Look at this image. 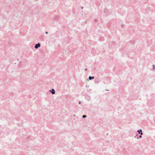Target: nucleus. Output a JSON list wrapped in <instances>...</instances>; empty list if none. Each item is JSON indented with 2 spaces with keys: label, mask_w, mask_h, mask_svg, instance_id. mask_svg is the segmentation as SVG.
I'll return each instance as SVG.
<instances>
[{
  "label": "nucleus",
  "mask_w": 155,
  "mask_h": 155,
  "mask_svg": "<svg viewBox=\"0 0 155 155\" xmlns=\"http://www.w3.org/2000/svg\"><path fill=\"white\" fill-rule=\"evenodd\" d=\"M41 46V44L40 43H38L37 44L35 45V49H38Z\"/></svg>",
  "instance_id": "f257e3e1"
},
{
  "label": "nucleus",
  "mask_w": 155,
  "mask_h": 155,
  "mask_svg": "<svg viewBox=\"0 0 155 155\" xmlns=\"http://www.w3.org/2000/svg\"><path fill=\"white\" fill-rule=\"evenodd\" d=\"M85 98L87 100L89 101L90 100L91 97L89 96L88 95L86 94L85 95Z\"/></svg>",
  "instance_id": "f03ea898"
},
{
  "label": "nucleus",
  "mask_w": 155,
  "mask_h": 155,
  "mask_svg": "<svg viewBox=\"0 0 155 155\" xmlns=\"http://www.w3.org/2000/svg\"><path fill=\"white\" fill-rule=\"evenodd\" d=\"M50 91L51 93L52 94H55V91L53 89H52L51 90H50Z\"/></svg>",
  "instance_id": "7ed1b4c3"
},
{
  "label": "nucleus",
  "mask_w": 155,
  "mask_h": 155,
  "mask_svg": "<svg viewBox=\"0 0 155 155\" xmlns=\"http://www.w3.org/2000/svg\"><path fill=\"white\" fill-rule=\"evenodd\" d=\"M100 81V80L99 79L97 78L95 79L94 82L96 84H98L99 83Z\"/></svg>",
  "instance_id": "20e7f679"
},
{
  "label": "nucleus",
  "mask_w": 155,
  "mask_h": 155,
  "mask_svg": "<svg viewBox=\"0 0 155 155\" xmlns=\"http://www.w3.org/2000/svg\"><path fill=\"white\" fill-rule=\"evenodd\" d=\"M137 132L139 134H140L141 135H142L143 134V133L142 130L141 129H140L139 130H137Z\"/></svg>",
  "instance_id": "39448f33"
},
{
  "label": "nucleus",
  "mask_w": 155,
  "mask_h": 155,
  "mask_svg": "<svg viewBox=\"0 0 155 155\" xmlns=\"http://www.w3.org/2000/svg\"><path fill=\"white\" fill-rule=\"evenodd\" d=\"M107 12H108V10L107 9H105L104 10V13L106 16L107 15Z\"/></svg>",
  "instance_id": "423d86ee"
},
{
  "label": "nucleus",
  "mask_w": 155,
  "mask_h": 155,
  "mask_svg": "<svg viewBox=\"0 0 155 155\" xmlns=\"http://www.w3.org/2000/svg\"><path fill=\"white\" fill-rule=\"evenodd\" d=\"M59 19V18L57 16H55L54 18V20L56 21H58Z\"/></svg>",
  "instance_id": "0eeeda50"
},
{
  "label": "nucleus",
  "mask_w": 155,
  "mask_h": 155,
  "mask_svg": "<svg viewBox=\"0 0 155 155\" xmlns=\"http://www.w3.org/2000/svg\"><path fill=\"white\" fill-rule=\"evenodd\" d=\"M94 76H89V80H91L92 79H94Z\"/></svg>",
  "instance_id": "6e6552de"
},
{
  "label": "nucleus",
  "mask_w": 155,
  "mask_h": 155,
  "mask_svg": "<svg viewBox=\"0 0 155 155\" xmlns=\"http://www.w3.org/2000/svg\"><path fill=\"white\" fill-rule=\"evenodd\" d=\"M135 42V41H134V40H132L130 41V43L131 44H134V43Z\"/></svg>",
  "instance_id": "1a4fd4ad"
},
{
  "label": "nucleus",
  "mask_w": 155,
  "mask_h": 155,
  "mask_svg": "<svg viewBox=\"0 0 155 155\" xmlns=\"http://www.w3.org/2000/svg\"><path fill=\"white\" fill-rule=\"evenodd\" d=\"M87 117V116L86 115H83L82 116V117L83 118H85Z\"/></svg>",
  "instance_id": "9d476101"
},
{
  "label": "nucleus",
  "mask_w": 155,
  "mask_h": 155,
  "mask_svg": "<svg viewBox=\"0 0 155 155\" xmlns=\"http://www.w3.org/2000/svg\"><path fill=\"white\" fill-rule=\"evenodd\" d=\"M100 39H101L100 40L101 41H103L104 40V38L103 37H102L101 38H100Z\"/></svg>",
  "instance_id": "9b49d317"
},
{
  "label": "nucleus",
  "mask_w": 155,
  "mask_h": 155,
  "mask_svg": "<svg viewBox=\"0 0 155 155\" xmlns=\"http://www.w3.org/2000/svg\"><path fill=\"white\" fill-rule=\"evenodd\" d=\"M153 69L154 70L155 69V65H153Z\"/></svg>",
  "instance_id": "f8f14e48"
},
{
  "label": "nucleus",
  "mask_w": 155,
  "mask_h": 155,
  "mask_svg": "<svg viewBox=\"0 0 155 155\" xmlns=\"http://www.w3.org/2000/svg\"><path fill=\"white\" fill-rule=\"evenodd\" d=\"M94 21L95 22H97V19H95L94 20Z\"/></svg>",
  "instance_id": "ddd939ff"
},
{
  "label": "nucleus",
  "mask_w": 155,
  "mask_h": 155,
  "mask_svg": "<svg viewBox=\"0 0 155 155\" xmlns=\"http://www.w3.org/2000/svg\"><path fill=\"white\" fill-rule=\"evenodd\" d=\"M142 137V136H141V135H140L137 138H141Z\"/></svg>",
  "instance_id": "4468645a"
},
{
  "label": "nucleus",
  "mask_w": 155,
  "mask_h": 155,
  "mask_svg": "<svg viewBox=\"0 0 155 155\" xmlns=\"http://www.w3.org/2000/svg\"><path fill=\"white\" fill-rule=\"evenodd\" d=\"M45 33L46 34H48V31H46L45 32Z\"/></svg>",
  "instance_id": "2eb2a0df"
},
{
  "label": "nucleus",
  "mask_w": 155,
  "mask_h": 155,
  "mask_svg": "<svg viewBox=\"0 0 155 155\" xmlns=\"http://www.w3.org/2000/svg\"><path fill=\"white\" fill-rule=\"evenodd\" d=\"M81 8L82 9H83V6L81 7Z\"/></svg>",
  "instance_id": "dca6fc26"
},
{
  "label": "nucleus",
  "mask_w": 155,
  "mask_h": 155,
  "mask_svg": "<svg viewBox=\"0 0 155 155\" xmlns=\"http://www.w3.org/2000/svg\"><path fill=\"white\" fill-rule=\"evenodd\" d=\"M121 26L122 27H123L124 26L123 25H121Z\"/></svg>",
  "instance_id": "f3484780"
},
{
  "label": "nucleus",
  "mask_w": 155,
  "mask_h": 155,
  "mask_svg": "<svg viewBox=\"0 0 155 155\" xmlns=\"http://www.w3.org/2000/svg\"><path fill=\"white\" fill-rule=\"evenodd\" d=\"M85 71H87V68H86V69H85Z\"/></svg>",
  "instance_id": "a211bd4d"
},
{
  "label": "nucleus",
  "mask_w": 155,
  "mask_h": 155,
  "mask_svg": "<svg viewBox=\"0 0 155 155\" xmlns=\"http://www.w3.org/2000/svg\"><path fill=\"white\" fill-rule=\"evenodd\" d=\"M79 104H81V101H79Z\"/></svg>",
  "instance_id": "6ab92c4d"
},
{
  "label": "nucleus",
  "mask_w": 155,
  "mask_h": 155,
  "mask_svg": "<svg viewBox=\"0 0 155 155\" xmlns=\"http://www.w3.org/2000/svg\"><path fill=\"white\" fill-rule=\"evenodd\" d=\"M105 90H106V91H109V90H107V89H105Z\"/></svg>",
  "instance_id": "aec40b11"
},
{
  "label": "nucleus",
  "mask_w": 155,
  "mask_h": 155,
  "mask_svg": "<svg viewBox=\"0 0 155 155\" xmlns=\"http://www.w3.org/2000/svg\"><path fill=\"white\" fill-rule=\"evenodd\" d=\"M86 22H87V21H85V23H86Z\"/></svg>",
  "instance_id": "412c9836"
}]
</instances>
